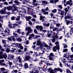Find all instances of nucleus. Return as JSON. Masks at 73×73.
<instances>
[{
	"instance_id": "nucleus-1",
	"label": "nucleus",
	"mask_w": 73,
	"mask_h": 73,
	"mask_svg": "<svg viewBox=\"0 0 73 73\" xmlns=\"http://www.w3.org/2000/svg\"><path fill=\"white\" fill-rule=\"evenodd\" d=\"M25 30L26 31L28 30L26 34V36H27L33 31V30H32V29L29 27H27L26 28Z\"/></svg>"
},
{
	"instance_id": "nucleus-2",
	"label": "nucleus",
	"mask_w": 73,
	"mask_h": 73,
	"mask_svg": "<svg viewBox=\"0 0 73 73\" xmlns=\"http://www.w3.org/2000/svg\"><path fill=\"white\" fill-rule=\"evenodd\" d=\"M54 55L53 54V53L52 52L50 53L49 56H48V58L49 60L50 61H52L53 60V57H54Z\"/></svg>"
},
{
	"instance_id": "nucleus-3",
	"label": "nucleus",
	"mask_w": 73,
	"mask_h": 73,
	"mask_svg": "<svg viewBox=\"0 0 73 73\" xmlns=\"http://www.w3.org/2000/svg\"><path fill=\"white\" fill-rule=\"evenodd\" d=\"M16 45L15 46V47H16V48H20L21 50H23V49L24 47H23V46H21L22 45L21 44L16 43Z\"/></svg>"
},
{
	"instance_id": "nucleus-4",
	"label": "nucleus",
	"mask_w": 73,
	"mask_h": 73,
	"mask_svg": "<svg viewBox=\"0 0 73 73\" xmlns=\"http://www.w3.org/2000/svg\"><path fill=\"white\" fill-rule=\"evenodd\" d=\"M37 44L38 46L40 45V47H42L43 46L42 43H41V39L40 38L37 39Z\"/></svg>"
},
{
	"instance_id": "nucleus-5",
	"label": "nucleus",
	"mask_w": 73,
	"mask_h": 73,
	"mask_svg": "<svg viewBox=\"0 0 73 73\" xmlns=\"http://www.w3.org/2000/svg\"><path fill=\"white\" fill-rule=\"evenodd\" d=\"M14 57L15 56L13 55H11V54H8L7 59V60H13Z\"/></svg>"
},
{
	"instance_id": "nucleus-6",
	"label": "nucleus",
	"mask_w": 73,
	"mask_h": 73,
	"mask_svg": "<svg viewBox=\"0 0 73 73\" xmlns=\"http://www.w3.org/2000/svg\"><path fill=\"white\" fill-rule=\"evenodd\" d=\"M6 9H7V7H5L4 8V9H1V10L0 11V13L2 15H5L6 14Z\"/></svg>"
},
{
	"instance_id": "nucleus-7",
	"label": "nucleus",
	"mask_w": 73,
	"mask_h": 73,
	"mask_svg": "<svg viewBox=\"0 0 73 73\" xmlns=\"http://www.w3.org/2000/svg\"><path fill=\"white\" fill-rule=\"evenodd\" d=\"M60 50V46H55L52 48V50L54 52H57L56 50Z\"/></svg>"
},
{
	"instance_id": "nucleus-8",
	"label": "nucleus",
	"mask_w": 73,
	"mask_h": 73,
	"mask_svg": "<svg viewBox=\"0 0 73 73\" xmlns=\"http://www.w3.org/2000/svg\"><path fill=\"white\" fill-rule=\"evenodd\" d=\"M32 58L30 56H25V58L24 60V61H28L29 60H32Z\"/></svg>"
},
{
	"instance_id": "nucleus-9",
	"label": "nucleus",
	"mask_w": 73,
	"mask_h": 73,
	"mask_svg": "<svg viewBox=\"0 0 73 73\" xmlns=\"http://www.w3.org/2000/svg\"><path fill=\"white\" fill-rule=\"evenodd\" d=\"M40 20H42V22H43L45 20V17L42 15L40 16Z\"/></svg>"
},
{
	"instance_id": "nucleus-10",
	"label": "nucleus",
	"mask_w": 73,
	"mask_h": 73,
	"mask_svg": "<svg viewBox=\"0 0 73 73\" xmlns=\"http://www.w3.org/2000/svg\"><path fill=\"white\" fill-rule=\"evenodd\" d=\"M1 59L4 58L5 59H6L7 58V54L4 53L2 55V57H1Z\"/></svg>"
},
{
	"instance_id": "nucleus-11",
	"label": "nucleus",
	"mask_w": 73,
	"mask_h": 73,
	"mask_svg": "<svg viewBox=\"0 0 73 73\" xmlns=\"http://www.w3.org/2000/svg\"><path fill=\"white\" fill-rule=\"evenodd\" d=\"M53 39H52V41L53 42H54L56 41V39H58V38H58L57 37V36L56 35L55 36H53L52 37Z\"/></svg>"
},
{
	"instance_id": "nucleus-12",
	"label": "nucleus",
	"mask_w": 73,
	"mask_h": 73,
	"mask_svg": "<svg viewBox=\"0 0 73 73\" xmlns=\"http://www.w3.org/2000/svg\"><path fill=\"white\" fill-rule=\"evenodd\" d=\"M24 67L25 69H27L28 68H29V66L28 64V63H25L24 64Z\"/></svg>"
},
{
	"instance_id": "nucleus-13",
	"label": "nucleus",
	"mask_w": 73,
	"mask_h": 73,
	"mask_svg": "<svg viewBox=\"0 0 73 73\" xmlns=\"http://www.w3.org/2000/svg\"><path fill=\"white\" fill-rule=\"evenodd\" d=\"M65 21L66 23V25H68L70 24L71 23V24L72 23H73V22L72 21H68L66 20H65Z\"/></svg>"
},
{
	"instance_id": "nucleus-14",
	"label": "nucleus",
	"mask_w": 73,
	"mask_h": 73,
	"mask_svg": "<svg viewBox=\"0 0 73 73\" xmlns=\"http://www.w3.org/2000/svg\"><path fill=\"white\" fill-rule=\"evenodd\" d=\"M25 18H26V20L28 21H29L31 19H32V17L29 16L28 17L26 16L25 17Z\"/></svg>"
},
{
	"instance_id": "nucleus-15",
	"label": "nucleus",
	"mask_w": 73,
	"mask_h": 73,
	"mask_svg": "<svg viewBox=\"0 0 73 73\" xmlns=\"http://www.w3.org/2000/svg\"><path fill=\"white\" fill-rule=\"evenodd\" d=\"M70 55L64 54L63 57L66 58H70Z\"/></svg>"
},
{
	"instance_id": "nucleus-16",
	"label": "nucleus",
	"mask_w": 73,
	"mask_h": 73,
	"mask_svg": "<svg viewBox=\"0 0 73 73\" xmlns=\"http://www.w3.org/2000/svg\"><path fill=\"white\" fill-rule=\"evenodd\" d=\"M14 3L16 4V5H19L21 4L19 2L18 0H15L14 1Z\"/></svg>"
},
{
	"instance_id": "nucleus-17",
	"label": "nucleus",
	"mask_w": 73,
	"mask_h": 73,
	"mask_svg": "<svg viewBox=\"0 0 73 73\" xmlns=\"http://www.w3.org/2000/svg\"><path fill=\"white\" fill-rule=\"evenodd\" d=\"M67 8H67H66L64 9L65 13H67V12H68L69 11V9L70 8V7H69L68 6Z\"/></svg>"
},
{
	"instance_id": "nucleus-18",
	"label": "nucleus",
	"mask_w": 73,
	"mask_h": 73,
	"mask_svg": "<svg viewBox=\"0 0 73 73\" xmlns=\"http://www.w3.org/2000/svg\"><path fill=\"white\" fill-rule=\"evenodd\" d=\"M43 27L42 26H37L36 27V28L37 30H39V29H43Z\"/></svg>"
},
{
	"instance_id": "nucleus-19",
	"label": "nucleus",
	"mask_w": 73,
	"mask_h": 73,
	"mask_svg": "<svg viewBox=\"0 0 73 73\" xmlns=\"http://www.w3.org/2000/svg\"><path fill=\"white\" fill-rule=\"evenodd\" d=\"M72 17L70 16L68 14L67 15H66L65 17H64V19H71Z\"/></svg>"
},
{
	"instance_id": "nucleus-20",
	"label": "nucleus",
	"mask_w": 73,
	"mask_h": 73,
	"mask_svg": "<svg viewBox=\"0 0 73 73\" xmlns=\"http://www.w3.org/2000/svg\"><path fill=\"white\" fill-rule=\"evenodd\" d=\"M33 37H35V35L33 34H30V35L29 36V40H30V39H31V38Z\"/></svg>"
},
{
	"instance_id": "nucleus-21",
	"label": "nucleus",
	"mask_w": 73,
	"mask_h": 73,
	"mask_svg": "<svg viewBox=\"0 0 73 73\" xmlns=\"http://www.w3.org/2000/svg\"><path fill=\"white\" fill-rule=\"evenodd\" d=\"M16 41L21 42V41H22V38L20 37H18V38H16Z\"/></svg>"
},
{
	"instance_id": "nucleus-22",
	"label": "nucleus",
	"mask_w": 73,
	"mask_h": 73,
	"mask_svg": "<svg viewBox=\"0 0 73 73\" xmlns=\"http://www.w3.org/2000/svg\"><path fill=\"white\" fill-rule=\"evenodd\" d=\"M11 37L12 38V41L13 42H14V41L15 42L16 41V38L15 39V37H13V36H11Z\"/></svg>"
},
{
	"instance_id": "nucleus-23",
	"label": "nucleus",
	"mask_w": 73,
	"mask_h": 73,
	"mask_svg": "<svg viewBox=\"0 0 73 73\" xmlns=\"http://www.w3.org/2000/svg\"><path fill=\"white\" fill-rule=\"evenodd\" d=\"M43 62H44V61L41 60L39 61V64L40 65H41H41H42L43 64Z\"/></svg>"
},
{
	"instance_id": "nucleus-24",
	"label": "nucleus",
	"mask_w": 73,
	"mask_h": 73,
	"mask_svg": "<svg viewBox=\"0 0 73 73\" xmlns=\"http://www.w3.org/2000/svg\"><path fill=\"white\" fill-rule=\"evenodd\" d=\"M42 4H45V5H47L48 4V2H47L45 0L42 1Z\"/></svg>"
},
{
	"instance_id": "nucleus-25",
	"label": "nucleus",
	"mask_w": 73,
	"mask_h": 73,
	"mask_svg": "<svg viewBox=\"0 0 73 73\" xmlns=\"http://www.w3.org/2000/svg\"><path fill=\"white\" fill-rule=\"evenodd\" d=\"M5 51L6 52H7V53H9V52H10V49L7 48L6 49Z\"/></svg>"
},
{
	"instance_id": "nucleus-26",
	"label": "nucleus",
	"mask_w": 73,
	"mask_h": 73,
	"mask_svg": "<svg viewBox=\"0 0 73 73\" xmlns=\"http://www.w3.org/2000/svg\"><path fill=\"white\" fill-rule=\"evenodd\" d=\"M12 8V7L11 6H8L7 7V10H8L9 11V10H11V9Z\"/></svg>"
},
{
	"instance_id": "nucleus-27",
	"label": "nucleus",
	"mask_w": 73,
	"mask_h": 73,
	"mask_svg": "<svg viewBox=\"0 0 73 73\" xmlns=\"http://www.w3.org/2000/svg\"><path fill=\"white\" fill-rule=\"evenodd\" d=\"M0 65H1V66H6V67H7L8 65L7 64H5V63H2Z\"/></svg>"
},
{
	"instance_id": "nucleus-28",
	"label": "nucleus",
	"mask_w": 73,
	"mask_h": 73,
	"mask_svg": "<svg viewBox=\"0 0 73 73\" xmlns=\"http://www.w3.org/2000/svg\"><path fill=\"white\" fill-rule=\"evenodd\" d=\"M3 54V52L2 51H0V59H1V58Z\"/></svg>"
},
{
	"instance_id": "nucleus-29",
	"label": "nucleus",
	"mask_w": 73,
	"mask_h": 73,
	"mask_svg": "<svg viewBox=\"0 0 73 73\" xmlns=\"http://www.w3.org/2000/svg\"><path fill=\"white\" fill-rule=\"evenodd\" d=\"M64 12H65L63 11H61L60 13L61 16H63V15H64Z\"/></svg>"
},
{
	"instance_id": "nucleus-30",
	"label": "nucleus",
	"mask_w": 73,
	"mask_h": 73,
	"mask_svg": "<svg viewBox=\"0 0 73 73\" xmlns=\"http://www.w3.org/2000/svg\"><path fill=\"white\" fill-rule=\"evenodd\" d=\"M13 35H14V36L15 37H17V36H18V35H17V34L15 33V32H13Z\"/></svg>"
},
{
	"instance_id": "nucleus-31",
	"label": "nucleus",
	"mask_w": 73,
	"mask_h": 73,
	"mask_svg": "<svg viewBox=\"0 0 73 73\" xmlns=\"http://www.w3.org/2000/svg\"><path fill=\"white\" fill-rule=\"evenodd\" d=\"M57 7L58 8H60L61 9H62V5H58L57 6Z\"/></svg>"
},
{
	"instance_id": "nucleus-32",
	"label": "nucleus",
	"mask_w": 73,
	"mask_h": 73,
	"mask_svg": "<svg viewBox=\"0 0 73 73\" xmlns=\"http://www.w3.org/2000/svg\"><path fill=\"white\" fill-rule=\"evenodd\" d=\"M53 34L54 35V36H57V37L59 38V36H58V35H57V34H58V33H56H56L55 32H54V33H53Z\"/></svg>"
},
{
	"instance_id": "nucleus-33",
	"label": "nucleus",
	"mask_w": 73,
	"mask_h": 73,
	"mask_svg": "<svg viewBox=\"0 0 73 73\" xmlns=\"http://www.w3.org/2000/svg\"><path fill=\"white\" fill-rule=\"evenodd\" d=\"M56 12H57V9H54L52 11V13H56Z\"/></svg>"
},
{
	"instance_id": "nucleus-34",
	"label": "nucleus",
	"mask_w": 73,
	"mask_h": 73,
	"mask_svg": "<svg viewBox=\"0 0 73 73\" xmlns=\"http://www.w3.org/2000/svg\"><path fill=\"white\" fill-rule=\"evenodd\" d=\"M68 50L67 48H65L64 49L63 51V52H66Z\"/></svg>"
},
{
	"instance_id": "nucleus-35",
	"label": "nucleus",
	"mask_w": 73,
	"mask_h": 73,
	"mask_svg": "<svg viewBox=\"0 0 73 73\" xmlns=\"http://www.w3.org/2000/svg\"><path fill=\"white\" fill-rule=\"evenodd\" d=\"M6 41L3 39L2 40V42L3 44H6Z\"/></svg>"
},
{
	"instance_id": "nucleus-36",
	"label": "nucleus",
	"mask_w": 73,
	"mask_h": 73,
	"mask_svg": "<svg viewBox=\"0 0 73 73\" xmlns=\"http://www.w3.org/2000/svg\"><path fill=\"white\" fill-rule=\"evenodd\" d=\"M59 42H58V41H57V42H56L55 43V44L56 45H57L56 46H59Z\"/></svg>"
},
{
	"instance_id": "nucleus-37",
	"label": "nucleus",
	"mask_w": 73,
	"mask_h": 73,
	"mask_svg": "<svg viewBox=\"0 0 73 73\" xmlns=\"http://www.w3.org/2000/svg\"><path fill=\"white\" fill-rule=\"evenodd\" d=\"M46 64L47 66H48H48H51V65H53V64H51L49 63H46Z\"/></svg>"
},
{
	"instance_id": "nucleus-38",
	"label": "nucleus",
	"mask_w": 73,
	"mask_h": 73,
	"mask_svg": "<svg viewBox=\"0 0 73 73\" xmlns=\"http://www.w3.org/2000/svg\"><path fill=\"white\" fill-rule=\"evenodd\" d=\"M15 19H16V17H15L14 16L12 17H11V20H14Z\"/></svg>"
},
{
	"instance_id": "nucleus-39",
	"label": "nucleus",
	"mask_w": 73,
	"mask_h": 73,
	"mask_svg": "<svg viewBox=\"0 0 73 73\" xmlns=\"http://www.w3.org/2000/svg\"><path fill=\"white\" fill-rule=\"evenodd\" d=\"M66 73H70L71 72L69 69H67L66 71Z\"/></svg>"
},
{
	"instance_id": "nucleus-40",
	"label": "nucleus",
	"mask_w": 73,
	"mask_h": 73,
	"mask_svg": "<svg viewBox=\"0 0 73 73\" xmlns=\"http://www.w3.org/2000/svg\"><path fill=\"white\" fill-rule=\"evenodd\" d=\"M34 32L35 34H37V29H34Z\"/></svg>"
},
{
	"instance_id": "nucleus-41",
	"label": "nucleus",
	"mask_w": 73,
	"mask_h": 73,
	"mask_svg": "<svg viewBox=\"0 0 73 73\" xmlns=\"http://www.w3.org/2000/svg\"><path fill=\"white\" fill-rule=\"evenodd\" d=\"M59 69V68H55L54 70V72H57V71H58V70Z\"/></svg>"
},
{
	"instance_id": "nucleus-42",
	"label": "nucleus",
	"mask_w": 73,
	"mask_h": 73,
	"mask_svg": "<svg viewBox=\"0 0 73 73\" xmlns=\"http://www.w3.org/2000/svg\"><path fill=\"white\" fill-rule=\"evenodd\" d=\"M8 40H9V41H12V38L11 37H8Z\"/></svg>"
},
{
	"instance_id": "nucleus-43",
	"label": "nucleus",
	"mask_w": 73,
	"mask_h": 73,
	"mask_svg": "<svg viewBox=\"0 0 73 73\" xmlns=\"http://www.w3.org/2000/svg\"><path fill=\"white\" fill-rule=\"evenodd\" d=\"M58 71H60L61 73H62V69H60V68H59L58 69Z\"/></svg>"
},
{
	"instance_id": "nucleus-44",
	"label": "nucleus",
	"mask_w": 73,
	"mask_h": 73,
	"mask_svg": "<svg viewBox=\"0 0 73 73\" xmlns=\"http://www.w3.org/2000/svg\"><path fill=\"white\" fill-rule=\"evenodd\" d=\"M4 62V60H0V65H1L2 62Z\"/></svg>"
},
{
	"instance_id": "nucleus-45",
	"label": "nucleus",
	"mask_w": 73,
	"mask_h": 73,
	"mask_svg": "<svg viewBox=\"0 0 73 73\" xmlns=\"http://www.w3.org/2000/svg\"><path fill=\"white\" fill-rule=\"evenodd\" d=\"M38 56H42V53L39 52V53H38Z\"/></svg>"
},
{
	"instance_id": "nucleus-46",
	"label": "nucleus",
	"mask_w": 73,
	"mask_h": 73,
	"mask_svg": "<svg viewBox=\"0 0 73 73\" xmlns=\"http://www.w3.org/2000/svg\"><path fill=\"white\" fill-rule=\"evenodd\" d=\"M22 3L23 4H25V5H28V6H29V5L27 4V3H25L24 2H22Z\"/></svg>"
},
{
	"instance_id": "nucleus-47",
	"label": "nucleus",
	"mask_w": 73,
	"mask_h": 73,
	"mask_svg": "<svg viewBox=\"0 0 73 73\" xmlns=\"http://www.w3.org/2000/svg\"><path fill=\"white\" fill-rule=\"evenodd\" d=\"M36 2V0H33V5L35 4V3Z\"/></svg>"
},
{
	"instance_id": "nucleus-48",
	"label": "nucleus",
	"mask_w": 73,
	"mask_h": 73,
	"mask_svg": "<svg viewBox=\"0 0 73 73\" xmlns=\"http://www.w3.org/2000/svg\"><path fill=\"white\" fill-rule=\"evenodd\" d=\"M66 62H67V61H65V58H64L63 63L64 64H65V63H66Z\"/></svg>"
},
{
	"instance_id": "nucleus-49",
	"label": "nucleus",
	"mask_w": 73,
	"mask_h": 73,
	"mask_svg": "<svg viewBox=\"0 0 73 73\" xmlns=\"http://www.w3.org/2000/svg\"><path fill=\"white\" fill-rule=\"evenodd\" d=\"M59 0H54V4H56V3L58 2Z\"/></svg>"
},
{
	"instance_id": "nucleus-50",
	"label": "nucleus",
	"mask_w": 73,
	"mask_h": 73,
	"mask_svg": "<svg viewBox=\"0 0 73 73\" xmlns=\"http://www.w3.org/2000/svg\"><path fill=\"white\" fill-rule=\"evenodd\" d=\"M18 52L19 53H20V52H22V51L20 49H19L18 50H16L17 52Z\"/></svg>"
},
{
	"instance_id": "nucleus-51",
	"label": "nucleus",
	"mask_w": 73,
	"mask_h": 73,
	"mask_svg": "<svg viewBox=\"0 0 73 73\" xmlns=\"http://www.w3.org/2000/svg\"><path fill=\"white\" fill-rule=\"evenodd\" d=\"M49 1L50 3H54V0H51L50 1Z\"/></svg>"
},
{
	"instance_id": "nucleus-52",
	"label": "nucleus",
	"mask_w": 73,
	"mask_h": 73,
	"mask_svg": "<svg viewBox=\"0 0 73 73\" xmlns=\"http://www.w3.org/2000/svg\"><path fill=\"white\" fill-rule=\"evenodd\" d=\"M15 50H11L10 51V52L11 53H13V52H15Z\"/></svg>"
},
{
	"instance_id": "nucleus-53",
	"label": "nucleus",
	"mask_w": 73,
	"mask_h": 73,
	"mask_svg": "<svg viewBox=\"0 0 73 73\" xmlns=\"http://www.w3.org/2000/svg\"><path fill=\"white\" fill-rule=\"evenodd\" d=\"M51 35V34L50 33L49 34H48L47 35V37H50Z\"/></svg>"
},
{
	"instance_id": "nucleus-54",
	"label": "nucleus",
	"mask_w": 73,
	"mask_h": 73,
	"mask_svg": "<svg viewBox=\"0 0 73 73\" xmlns=\"http://www.w3.org/2000/svg\"><path fill=\"white\" fill-rule=\"evenodd\" d=\"M29 25H32V23L31 22V21H29Z\"/></svg>"
},
{
	"instance_id": "nucleus-55",
	"label": "nucleus",
	"mask_w": 73,
	"mask_h": 73,
	"mask_svg": "<svg viewBox=\"0 0 73 73\" xmlns=\"http://www.w3.org/2000/svg\"><path fill=\"white\" fill-rule=\"evenodd\" d=\"M34 53L36 55V56H38V54H37V52H35Z\"/></svg>"
},
{
	"instance_id": "nucleus-56",
	"label": "nucleus",
	"mask_w": 73,
	"mask_h": 73,
	"mask_svg": "<svg viewBox=\"0 0 73 73\" xmlns=\"http://www.w3.org/2000/svg\"><path fill=\"white\" fill-rule=\"evenodd\" d=\"M44 15H48V12H45L44 13Z\"/></svg>"
},
{
	"instance_id": "nucleus-57",
	"label": "nucleus",
	"mask_w": 73,
	"mask_h": 73,
	"mask_svg": "<svg viewBox=\"0 0 73 73\" xmlns=\"http://www.w3.org/2000/svg\"><path fill=\"white\" fill-rule=\"evenodd\" d=\"M56 26L57 27H59V26H60V23H57L56 24Z\"/></svg>"
},
{
	"instance_id": "nucleus-58",
	"label": "nucleus",
	"mask_w": 73,
	"mask_h": 73,
	"mask_svg": "<svg viewBox=\"0 0 73 73\" xmlns=\"http://www.w3.org/2000/svg\"><path fill=\"white\" fill-rule=\"evenodd\" d=\"M3 3L4 5H8V3L6 1L3 2Z\"/></svg>"
},
{
	"instance_id": "nucleus-59",
	"label": "nucleus",
	"mask_w": 73,
	"mask_h": 73,
	"mask_svg": "<svg viewBox=\"0 0 73 73\" xmlns=\"http://www.w3.org/2000/svg\"><path fill=\"white\" fill-rule=\"evenodd\" d=\"M53 29V31H56L57 30V27L54 28V29Z\"/></svg>"
},
{
	"instance_id": "nucleus-60",
	"label": "nucleus",
	"mask_w": 73,
	"mask_h": 73,
	"mask_svg": "<svg viewBox=\"0 0 73 73\" xmlns=\"http://www.w3.org/2000/svg\"><path fill=\"white\" fill-rule=\"evenodd\" d=\"M2 52H5V49H3V48L0 50Z\"/></svg>"
},
{
	"instance_id": "nucleus-61",
	"label": "nucleus",
	"mask_w": 73,
	"mask_h": 73,
	"mask_svg": "<svg viewBox=\"0 0 73 73\" xmlns=\"http://www.w3.org/2000/svg\"><path fill=\"white\" fill-rule=\"evenodd\" d=\"M31 21H36V19L35 18L32 19Z\"/></svg>"
},
{
	"instance_id": "nucleus-62",
	"label": "nucleus",
	"mask_w": 73,
	"mask_h": 73,
	"mask_svg": "<svg viewBox=\"0 0 73 73\" xmlns=\"http://www.w3.org/2000/svg\"><path fill=\"white\" fill-rule=\"evenodd\" d=\"M5 70V68H1V71H4V70Z\"/></svg>"
},
{
	"instance_id": "nucleus-63",
	"label": "nucleus",
	"mask_w": 73,
	"mask_h": 73,
	"mask_svg": "<svg viewBox=\"0 0 73 73\" xmlns=\"http://www.w3.org/2000/svg\"><path fill=\"white\" fill-rule=\"evenodd\" d=\"M70 31L71 32H72V33H73V27L71 28Z\"/></svg>"
},
{
	"instance_id": "nucleus-64",
	"label": "nucleus",
	"mask_w": 73,
	"mask_h": 73,
	"mask_svg": "<svg viewBox=\"0 0 73 73\" xmlns=\"http://www.w3.org/2000/svg\"><path fill=\"white\" fill-rule=\"evenodd\" d=\"M73 58V54H72L70 56V58Z\"/></svg>"
}]
</instances>
